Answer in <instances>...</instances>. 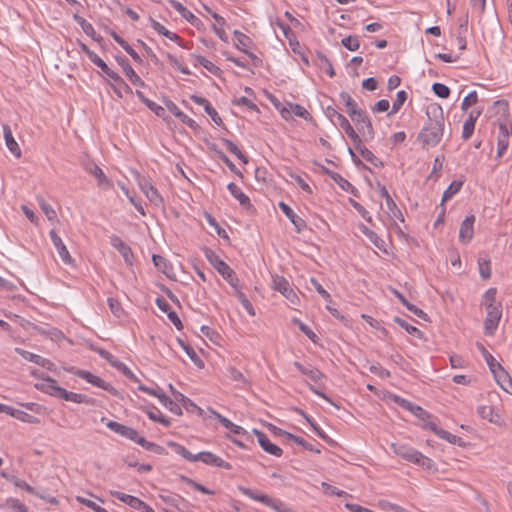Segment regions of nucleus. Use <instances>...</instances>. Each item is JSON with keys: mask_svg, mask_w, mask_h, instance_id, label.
I'll return each mask as SVG.
<instances>
[{"mask_svg": "<svg viewBox=\"0 0 512 512\" xmlns=\"http://www.w3.org/2000/svg\"><path fill=\"white\" fill-rule=\"evenodd\" d=\"M427 123L421 129L418 140L424 148L437 146L445 132V120L441 106L431 104L427 107Z\"/></svg>", "mask_w": 512, "mask_h": 512, "instance_id": "obj_1", "label": "nucleus"}, {"mask_svg": "<svg viewBox=\"0 0 512 512\" xmlns=\"http://www.w3.org/2000/svg\"><path fill=\"white\" fill-rule=\"evenodd\" d=\"M391 449L397 456L405 459L408 462L419 465L426 470H431L434 468V462L430 458L426 457L421 452L406 444L392 443Z\"/></svg>", "mask_w": 512, "mask_h": 512, "instance_id": "obj_2", "label": "nucleus"}, {"mask_svg": "<svg viewBox=\"0 0 512 512\" xmlns=\"http://www.w3.org/2000/svg\"><path fill=\"white\" fill-rule=\"evenodd\" d=\"M238 490L245 496L263 503L265 506L270 507L276 512H294L290 507H288L283 501L279 499L272 498L266 494L254 491L250 488L244 486H238Z\"/></svg>", "mask_w": 512, "mask_h": 512, "instance_id": "obj_3", "label": "nucleus"}, {"mask_svg": "<svg viewBox=\"0 0 512 512\" xmlns=\"http://www.w3.org/2000/svg\"><path fill=\"white\" fill-rule=\"evenodd\" d=\"M205 256L209 263L222 275V277L230 283L231 286L236 287L238 279L234 271L219 258V256L212 250L206 249Z\"/></svg>", "mask_w": 512, "mask_h": 512, "instance_id": "obj_4", "label": "nucleus"}, {"mask_svg": "<svg viewBox=\"0 0 512 512\" xmlns=\"http://www.w3.org/2000/svg\"><path fill=\"white\" fill-rule=\"evenodd\" d=\"M272 288L281 293L291 305H297L300 301L296 292L292 289L289 281L283 276H272Z\"/></svg>", "mask_w": 512, "mask_h": 512, "instance_id": "obj_5", "label": "nucleus"}, {"mask_svg": "<svg viewBox=\"0 0 512 512\" xmlns=\"http://www.w3.org/2000/svg\"><path fill=\"white\" fill-rule=\"evenodd\" d=\"M486 319L484 321V330L486 335H493L498 327L499 321L502 317V305L493 304L487 305Z\"/></svg>", "mask_w": 512, "mask_h": 512, "instance_id": "obj_6", "label": "nucleus"}, {"mask_svg": "<svg viewBox=\"0 0 512 512\" xmlns=\"http://www.w3.org/2000/svg\"><path fill=\"white\" fill-rule=\"evenodd\" d=\"M350 118L354 121L358 127L359 131H362L364 135H368L369 137H373L374 130L370 119L367 117L364 111L359 110L357 108H353L352 110H347Z\"/></svg>", "mask_w": 512, "mask_h": 512, "instance_id": "obj_7", "label": "nucleus"}, {"mask_svg": "<svg viewBox=\"0 0 512 512\" xmlns=\"http://www.w3.org/2000/svg\"><path fill=\"white\" fill-rule=\"evenodd\" d=\"M326 115L331 119V121H333V118L335 117L337 119L339 126L345 131V133L354 143L361 142L360 137L355 132V130L353 129V127L351 126V124L349 123L345 116H343L337 110L330 106L327 107L326 109Z\"/></svg>", "mask_w": 512, "mask_h": 512, "instance_id": "obj_8", "label": "nucleus"}, {"mask_svg": "<svg viewBox=\"0 0 512 512\" xmlns=\"http://www.w3.org/2000/svg\"><path fill=\"white\" fill-rule=\"evenodd\" d=\"M497 135V157H502L509 146L510 135L512 134V125L505 122H499Z\"/></svg>", "mask_w": 512, "mask_h": 512, "instance_id": "obj_9", "label": "nucleus"}, {"mask_svg": "<svg viewBox=\"0 0 512 512\" xmlns=\"http://www.w3.org/2000/svg\"><path fill=\"white\" fill-rule=\"evenodd\" d=\"M138 184L141 191L145 194L148 200L159 207L163 205V198L159 194L158 190L144 177L138 176Z\"/></svg>", "mask_w": 512, "mask_h": 512, "instance_id": "obj_10", "label": "nucleus"}, {"mask_svg": "<svg viewBox=\"0 0 512 512\" xmlns=\"http://www.w3.org/2000/svg\"><path fill=\"white\" fill-rule=\"evenodd\" d=\"M196 461H201L206 465L220 467L227 470H230L232 468V465L230 463L224 461L219 456L208 451H203L196 454Z\"/></svg>", "mask_w": 512, "mask_h": 512, "instance_id": "obj_11", "label": "nucleus"}, {"mask_svg": "<svg viewBox=\"0 0 512 512\" xmlns=\"http://www.w3.org/2000/svg\"><path fill=\"white\" fill-rule=\"evenodd\" d=\"M75 374L79 378L86 380L88 383H90V384H92L94 386L102 388V389H104L106 391H109V392H111L113 394L116 393V390L110 384L106 383L100 377L92 374L89 371H86V370H76Z\"/></svg>", "mask_w": 512, "mask_h": 512, "instance_id": "obj_12", "label": "nucleus"}, {"mask_svg": "<svg viewBox=\"0 0 512 512\" xmlns=\"http://www.w3.org/2000/svg\"><path fill=\"white\" fill-rule=\"evenodd\" d=\"M50 238L53 242L54 247L56 248L61 260L64 264L71 265L73 263V259L66 247V245L63 243L60 236L57 235L55 230L50 231Z\"/></svg>", "mask_w": 512, "mask_h": 512, "instance_id": "obj_13", "label": "nucleus"}, {"mask_svg": "<svg viewBox=\"0 0 512 512\" xmlns=\"http://www.w3.org/2000/svg\"><path fill=\"white\" fill-rule=\"evenodd\" d=\"M253 432L257 436L259 445L265 452L276 457H280L282 455V449L270 442L266 434L256 429H254Z\"/></svg>", "mask_w": 512, "mask_h": 512, "instance_id": "obj_14", "label": "nucleus"}, {"mask_svg": "<svg viewBox=\"0 0 512 512\" xmlns=\"http://www.w3.org/2000/svg\"><path fill=\"white\" fill-rule=\"evenodd\" d=\"M111 245L118 250V252L122 255L125 262L129 265L132 264L133 253L131 248L118 236L113 235L110 238Z\"/></svg>", "mask_w": 512, "mask_h": 512, "instance_id": "obj_15", "label": "nucleus"}, {"mask_svg": "<svg viewBox=\"0 0 512 512\" xmlns=\"http://www.w3.org/2000/svg\"><path fill=\"white\" fill-rule=\"evenodd\" d=\"M36 387L38 389H41L45 393H48L51 396H54V397H57L60 399L62 397V393L64 390V388L60 387L57 384L56 380H54L50 377L43 378V382L41 384H37Z\"/></svg>", "mask_w": 512, "mask_h": 512, "instance_id": "obj_16", "label": "nucleus"}, {"mask_svg": "<svg viewBox=\"0 0 512 512\" xmlns=\"http://www.w3.org/2000/svg\"><path fill=\"white\" fill-rule=\"evenodd\" d=\"M36 387L38 389H41L45 393H48L51 396H54V397H57L60 399L62 397V393L64 390V388L60 387L57 384L56 380H54L50 377L43 378V382L41 384H37Z\"/></svg>", "mask_w": 512, "mask_h": 512, "instance_id": "obj_17", "label": "nucleus"}, {"mask_svg": "<svg viewBox=\"0 0 512 512\" xmlns=\"http://www.w3.org/2000/svg\"><path fill=\"white\" fill-rule=\"evenodd\" d=\"M475 217L473 215L467 216L461 224L459 231V239L463 243H468L473 238V225Z\"/></svg>", "mask_w": 512, "mask_h": 512, "instance_id": "obj_18", "label": "nucleus"}, {"mask_svg": "<svg viewBox=\"0 0 512 512\" xmlns=\"http://www.w3.org/2000/svg\"><path fill=\"white\" fill-rule=\"evenodd\" d=\"M138 389L154 397H157L162 405L169 407L171 411L176 412L172 407L173 401L160 388H150L146 387L145 385H139Z\"/></svg>", "mask_w": 512, "mask_h": 512, "instance_id": "obj_19", "label": "nucleus"}, {"mask_svg": "<svg viewBox=\"0 0 512 512\" xmlns=\"http://www.w3.org/2000/svg\"><path fill=\"white\" fill-rule=\"evenodd\" d=\"M493 375L500 387L512 395V379L510 375L504 370V368L498 367L497 370H494Z\"/></svg>", "mask_w": 512, "mask_h": 512, "instance_id": "obj_20", "label": "nucleus"}, {"mask_svg": "<svg viewBox=\"0 0 512 512\" xmlns=\"http://www.w3.org/2000/svg\"><path fill=\"white\" fill-rule=\"evenodd\" d=\"M279 207L281 211L286 215V217L293 223L297 232H301L305 227V221L296 215L294 211L284 202L279 203Z\"/></svg>", "mask_w": 512, "mask_h": 512, "instance_id": "obj_21", "label": "nucleus"}, {"mask_svg": "<svg viewBox=\"0 0 512 512\" xmlns=\"http://www.w3.org/2000/svg\"><path fill=\"white\" fill-rule=\"evenodd\" d=\"M120 66L122 67L124 73L129 78V80L136 86H144V82L135 72V70L131 67L128 60L125 58H117Z\"/></svg>", "mask_w": 512, "mask_h": 512, "instance_id": "obj_22", "label": "nucleus"}, {"mask_svg": "<svg viewBox=\"0 0 512 512\" xmlns=\"http://www.w3.org/2000/svg\"><path fill=\"white\" fill-rule=\"evenodd\" d=\"M3 134H4L6 146L9 149V151L12 154H14L16 157H20L21 149H20L18 143L15 141V139L12 135L11 128L8 125H3Z\"/></svg>", "mask_w": 512, "mask_h": 512, "instance_id": "obj_23", "label": "nucleus"}, {"mask_svg": "<svg viewBox=\"0 0 512 512\" xmlns=\"http://www.w3.org/2000/svg\"><path fill=\"white\" fill-rule=\"evenodd\" d=\"M294 366L314 383L324 378V374L317 368H306L299 362H294Z\"/></svg>", "mask_w": 512, "mask_h": 512, "instance_id": "obj_24", "label": "nucleus"}, {"mask_svg": "<svg viewBox=\"0 0 512 512\" xmlns=\"http://www.w3.org/2000/svg\"><path fill=\"white\" fill-rule=\"evenodd\" d=\"M111 494L113 496H115L118 500L126 503L127 505H129L130 507L134 508V509H139L141 508L142 505V500H140L139 498L137 497H134L132 495H127V494H124V493H121V492H118V491H112Z\"/></svg>", "mask_w": 512, "mask_h": 512, "instance_id": "obj_25", "label": "nucleus"}, {"mask_svg": "<svg viewBox=\"0 0 512 512\" xmlns=\"http://www.w3.org/2000/svg\"><path fill=\"white\" fill-rule=\"evenodd\" d=\"M111 79L113 80L111 87L118 97L122 98L124 93H132V89L129 87V85L126 84L117 73L116 77Z\"/></svg>", "mask_w": 512, "mask_h": 512, "instance_id": "obj_26", "label": "nucleus"}, {"mask_svg": "<svg viewBox=\"0 0 512 512\" xmlns=\"http://www.w3.org/2000/svg\"><path fill=\"white\" fill-rule=\"evenodd\" d=\"M151 25L159 34H162L168 39L177 42L180 46H183L181 38L176 33L169 31L165 26L153 19H151Z\"/></svg>", "mask_w": 512, "mask_h": 512, "instance_id": "obj_27", "label": "nucleus"}, {"mask_svg": "<svg viewBox=\"0 0 512 512\" xmlns=\"http://www.w3.org/2000/svg\"><path fill=\"white\" fill-rule=\"evenodd\" d=\"M89 172L98 180V185L104 189L112 187L111 181L105 176L103 170L94 165L89 169Z\"/></svg>", "mask_w": 512, "mask_h": 512, "instance_id": "obj_28", "label": "nucleus"}, {"mask_svg": "<svg viewBox=\"0 0 512 512\" xmlns=\"http://www.w3.org/2000/svg\"><path fill=\"white\" fill-rule=\"evenodd\" d=\"M9 411L10 412L8 413V415H10L22 422L30 423V424H38L40 422L38 418H36L22 410H18L13 407H10Z\"/></svg>", "mask_w": 512, "mask_h": 512, "instance_id": "obj_29", "label": "nucleus"}, {"mask_svg": "<svg viewBox=\"0 0 512 512\" xmlns=\"http://www.w3.org/2000/svg\"><path fill=\"white\" fill-rule=\"evenodd\" d=\"M213 415L216 417V419L227 429H229L232 433L234 434H237V435H240V434H244L245 433V430L241 427V426H238L234 423H232L229 419H227L226 417L222 416L221 414H219L218 412L216 411H213Z\"/></svg>", "mask_w": 512, "mask_h": 512, "instance_id": "obj_30", "label": "nucleus"}, {"mask_svg": "<svg viewBox=\"0 0 512 512\" xmlns=\"http://www.w3.org/2000/svg\"><path fill=\"white\" fill-rule=\"evenodd\" d=\"M478 414L483 418L488 420L491 423H498L500 417L497 413L494 412V409L490 405H482L478 407Z\"/></svg>", "mask_w": 512, "mask_h": 512, "instance_id": "obj_31", "label": "nucleus"}, {"mask_svg": "<svg viewBox=\"0 0 512 512\" xmlns=\"http://www.w3.org/2000/svg\"><path fill=\"white\" fill-rule=\"evenodd\" d=\"M227 188L241 205L246 206L250 204L249 197L235 183L228 184Z\"/></svg>", "mask_w": 512, "mask_h": 512, "instance_id": "obj_32", "label": "nucleus"}, {"mask_svg": "<svg viewBox=\"0 0 512 512\" xmlns=\"http://www.w3.org/2000/svg\"><path fill=\"white\" fill-rule=\"evenodd\" d=\"M171 5L172 7L177 11L179 12V14L185 18L187 21H189L191 24H194L195 21L198 20V18L192 13L190 12L186 7H184L180 2H177V1H174L172 0L171 1Z\"/></svg>", "mask_w": 512, "mask_h": 512, "instance_id": "obj_33", "label": "nucleus"}, {"mask_svg": "<svg viewBox=\"0 0 512 512\" xmlns=\"http://www.w3.org/2000/svg\"><path fill=\"white\" fill-rule=\"evenodd\" d=\"M168 446L172 447L178 455L182 456L184 459L190 462H196V454H192L189 450H187L184 446L170 441L168 442Z\"/></svg>", "mask_w": 512, "mask_h": 512, "instance_id": "obj_34", "label": "nucleus"}, {"mask_svg": "<svg viewBox=\"0 0 512 512\" xmlns=\"http://www.w3.org/2000/svg\"><path fill=\"white\" fill-rule=\"evenodd\" d=\"M191 57H193L198 64L203 66L207 71L212 73L213 75H218L221 70L219 67H217L214 63H212L210 60L206 59L205 57L201 55H195L192 54Z\"/></svg>", "mask_w": 512, "mask_h": 512, "instance_id": "obj_35", "label": "nucleus"}, {"mask_svg": "<svg viewBox=\"0 0 512 512\" xmlns=\"http://www.w3.org/2000/svg\"><path fill=\"white\" fill-rule=\"evenodd\" d=\"M61 399L74 403H90V399L86 395L70 392L66 389L63 390Z\"/></svg>", "mask_w": 512, "mask_h": 512, "instance_id": "obj_36", "label": "nucleus"}, {"mask_svg": "<svg viewBox=\"0 0 512 512\" xmlns=\"http://www.w3.org/2000/svg\"><path fill=\"white\" fill-rule=\"evenodd\" d=\"M278 430H279L280 433L285 434L288 439L294 441L296 444L302 446L306 450H309V451H312V452H315V453H318V454L321 452L319 449H315L312 444L308 443L302 437L293 435V434L288 433V432H283L281 429H278Z\"/></svg>", "mask_w": 512, "mask_h": 512, "instance_id": "obj_37", "label": "nucleus"}, {"mask_svg": "<svg viewBox=\"0 0 512 512\" xmlns=\"http://www.w3.org/2000/svg\"><path fill=\"white\" fill-rule=\"evenodd\" d=\"M89 60L98 66L109 78L116 77V72L112 71L96 53L90 54Z\"/></svg>", "mask_w": 512, "mask_h": 512, "instance_id": "obj_38", "label": "nucleus"}, {"mask_svg": "<svg viewBox=\"0 0 512 512\" xmlns=\"http://www.w3.org/2000/svg\"><path fill=\"white\" fill-rule=\"evenodd\" d=\"M113 38L135 61H141L139 54L123 38L116 33H113Z\"/></svg>", "mask_w": 512, "mask_h": 512, "instance_id": "obj_39", "label": "nucleus"}, {"mask_svg": "<svg viewBox=\"0 0 512 512\" xmlns=\"http://www.w3.org/2000/svg\"><path fill=\"white\" fill-rule=\"evenodd\" d=\"M463 183L461 181H453L449 187L444 191L442 202H446L451 199L456 193H458L462 187Z\"/></svg>", "mask_w": 512, "mask_h": 512, "instance_id": "obj_40", "label": "nucleus"}, {"mask_svg": "<svg viewBox=\"0 0 512 512\" xmlns=\"http://www.w3.org/2000/svg\"><path fill=\"white\" fill-rule=\"evenodd\" d=\"M152 260L155 267H157L159 271L169 276L171 266L168 264L164 257L160 255H153Z\"/></svg>", "mask_w": 512, "mask_h": 512, "instance_id": "obj_41", "label": "nucleus"}, {"mask_svg": "<svg viewBox=\"0 0 512 512\" xmlns=\"http://www.w3.org/2000/svg\"><path fill=\"white\" fill-rule=\"evenodd\" d=\"M438 436L441 438V439H444L446 441H448L449 443L451 444H456L460 447H463L465 446V443L464 441L462 440V438L456 436V435H453L451 434L450 432L442 429L441 431L438 432Z\"/></svg>", "mask_w": 512, "mask_h": 512, "instance_id": "obj_42", "label": "nucleus"}, {"mask_svg": "<svg viewBox=\"0 0 512 512\" xmlns=\"http://www.w3.org/2000/svg\"><path fill=\"white\" fill-rule=\"evenodd\" d=\"M224 144H225L226 148L232 154H234L239 160H241L245 164L248 162V158L242 153V151L238 148V146L234 142H232L231 140L225 139Z\"/></svg>", "mask_w": 512, "mask_h": 512, "instance_id": "obj_43", "label": "nucleus"}, {"mask_svg": "<svg viewBox=\"0 0 512 512\" xmlns=\"http://www.w3.org/2000/svg\"><path fill=\"white\" fill-rule=\"evenodd\" d=\"M342 45L350 51H356L360 47V41L356 36H348L342 39Z\"/></svg>", "mask_w": 512, "mask_h": 512, "instance_id": "obj_44", "label": "nucleus"}, {"mask_svg": "<svg viewBox=\"0 0 512 512\" xmlns=\"http://www.w3.org/2000/svg\"><path fill=\"white\" fill-rule=\"evenodd\" d=\"M74 20L81 26L86 35L93 36L95 34L92 24L87 22L83 17L75 14Z\"/></svg>", "mask_w": 512, "mask_h": 512, "instance_id": "obj_45", "label": "nucleus"}, {"mask_svg": "<svg viewBox=\"0 0 512 512\" xmlns=\"http://www.w3.org/2000/svg\"><path fill=\"white\" fill-rule=\"evenodd\" d=\"M124 437L127 439H130L131 441L139 444L142 447L146 441V439L144 437L140 436L139 433L132 427L127 428Z\"/></svg>", "mask_w": 512, "mask_h": 512, "instance_id": "obj_46", "label": "nucleus"}, {"mask_svg": "<svg viewBox=\"0 0 512 512\" xmlns=\"http://www.w3.org/2000/svg\"><path fill=\"white\" fill-rule=\"evenodd\" d=\"M288 106L291 108V111L296 116L303 118L305 120H310L312 118L310 113L303 106L293 103H288Z\"/></svg>", "mask_w": 512, "mask_h": 512, "instance_id": "obj_47", "label": "nucleus"}, {"mask_svg": "<svg viewBox=\"0 0 512 512\" xmlns=\"http://www.w3.org/2000/svg\"><path fill=\"white\" fill-rule=\"evenodd\" d=\"M180 344L182 346V348L184 349V351L186 352V354L189 356V358L200 368L203 367V362L202 360L198 357L197 353L194 351L193 348H191L190 346L186 345L184 342L180 341Z\"/></svg>", "mask_w": 512, "mask_h": 512, "instance_id": "obj_48", "label": "nucleus"}, {"mask_svg": "<svg viewBox=\"0 0 512 512\" xmlns=\"http://www.w3.org/2000/svg\"><path fill=\"white\" fill-rule=\"evenodd\" d=\"M478 102V95L476 91L469 93L462 101L461 109L467 111L471 106Z\"/></svg>", "mask_w": 512, "mask_h": 512, "instance_id": "obj_49", "label": "nucleus"}, {"mask_svg": "<svg viewBox=\"0 0 512 512\" xmlns=\"http://www.w3.org/2000/svg\"><path fill=\"white\" fill-rule=\"evenodd\" d=\"M363 232L378 249L384 248L385 242L374 231L365 228Z\"/></svg>", "mask_w": 512, "mask_h": 512, "instance_id": "obj_50", "label": "nucleus"}, {"mask_svg": "<svg viewBox=\"0 0 512 512\" xmlns=\"http://www.w3.org/2000/svg\"><path fill=\"white\" fill-rule=\"evenodd\" d=\"M227 376L232 381H235V382H239V383H246L247 382V380H246L245 376L243 375V373L240 372L239 370H237L235 367H229L227 369Z\"/></svg>", "mask_w": 512, "mask_h": 512, "instance_id": "obj_51", "label": "nucleus"}, {"mask_svg": "<svg viewBox=\"0 0 512 512\" xmlns=\"http://www.w3.org/2000/svg\"><path fill=\"white\" fill-rule=\"evenodd\" d=\"M394 321L399 324L402 328H404L409 334L416 335L420 337L422 335L421 331L415 326L409 325L405 320L396 317Z\"/></svg>", "mask_w": 512, "mask_h": 512, "instance_id": "obj_52", "label": "nucleus"}, {"mask_svg": "<svg viewBox=\"0 0 512 512\" xmlns=\"http://www.w3.org/2000/svg\"><path fill=\"white\" fill-rule=\"evenodd\" d=\"M108 305L111 312L117 317L120 318L124 314V310L121 307V304L118 300L114 298H108Z\"/></svg>", "mask_w": 512, "mask_h": 512, "instance_id": "obj_53", "label": "nucleus"}, {"mask_svg": "<svg viewBox=\"0 0 512 512\" xmlns=\"http://www.w3.org/2000/svg\"><path fill=\"white\" fill-rule=\"evenodd\" d=\"M39 205H40L42 211L44 212V214L46 215V217L50 221L56 219L57 215H56L55 210L44 199L39 200Z\"/></svg>", "mask_w": 512, "mask_h": 512, "instance_id": "obj_54", "label": "nucleus"}, {"mask_svg": "<svg viewBox=\"0 0 512 512\" xmlns=\"http://www.w3.org/2000/svg\"><path fill=\"white\" fill-rule=\"evenodd\" d=\"M497 290L495 288H490L486 291L483 297V305L487 307V305L493 304H501L496 301Z\"/></svg>", "mask_w": 512, "mask_h": 512, "instance_id": "obj_55", "label": "nucleus"}, {"mask_svg": "<svg viewBox=\"0 0 512 512\" xmlns=\"http://www.w3.org/2000/svg\"><path fill=\"white\" fill-rule=\"evenodd\" d=\"M406 100H407V93L404 90L399 91L397 93L396 100L393 102V105H392V113L398 112Z\"/></svg>", "mask_w": 512, "mask_h": 512, "instance_id": "obj_56", "label": "nucleus"}, {"mask_svg": "<svg viewBox=\"0 0 512 512\" xmlns=\"http://www.w3.org/2000/svg\"><path fill=\"white\" fill-rule=\"evenodd\" d=\"M432 90L440 98H447L450 94V89L442 83H434Z\"/></svg>", "mask_w": 512, "mask_h": 512, "instance_id": "obj_57", "label": "nucleus"}, {"mask_svg": "<svg viewBox=\"0 0 512 512\" xmlns=\"http://www.w3.org/2000/svg\"><path fill=\"white\" fill-rule=\"evenodd\" d=\"M167 59L169 61V63L174 67L176 68L177 70H179L181 73L185 74V75H190V70L183 66L180 61L173 55L171 54H168L167 55Z\"/></svg>", "mask_w": 512, "mask_h": 512, "instance_id": "obj_58", "label": "nucleus"}, {"mask_svg": "<svg viewBox=\"0 0 512 512\" xmlns=\"http://www.w3.org/2000/svg\"><path fill=\"white\" fill-rule=\"evenodd\" d=\"M15 352L22 356L25 360L33 362L37 364L40 360V355L31 353L29 351L23 350L21 348H15Z\"/></svg>", "mask_w": 512, "mask_h": 512, "instance_id": "obj_59", "label": "nucleus"}, {"mask_svg": "<svg viewBox=\"0 0 512 512\" xmlns=\"http://www.w3.org/2000/svg\"><path fill=\"white\" fill-rule=\"evenodd\" d=\"M310 283L316 289V291L323 297L326 302H331V295L322 287V285L315 279L311 278Z\"/></svg>", "mask_w": 512, "mask_h": 512, "instance_id": "obj_60", "label": "nucleus"}, {"mask_svg": "<svg viewBox=\"0 0 512 512\" xmlns=\"http://www.w3.org/2000/svg\"><path fill=\"white\" fill-rule=\"evenodd\" d=\"M147 414L151 420L159 422L166 427L170 426V420L164 417L160 411H148Z\"/></svg>", "mask_w": 512, "mask_h": 512, "instance_id": "obj_61", "label": "nucleus"}, {"mask_svg": "<svg viewBox=\"0 0 512 512\" xmlns=\"http://www.w3.org/2000/svg\"><path fill=\"white\" fill-rule=\"evenodd\" d=\"M106 426H107L110 430H112L113 432H115V433H117V434H119V435H121V436H123V437H124V435H125V433H126V430H127V428H128V426H125V425H123V424H120V423H118V422H116V421H108V422L106 423Z\"/></svg>", "mask_w": 512, "mask_h": 512, "instance_id": "obj_62", "label": "nucleus"}, {"mask_svg": "<svg viewBox=\"0 0 512 512\" xmlns=\"http://www.w3.org/2000/svg\"><path fill=\"white\" fill-rule=\"evenodd\" d=\"M479 272L483 279H489L491 276L490 263L487 260H479Z\"/></svg>", "mask_w": 512, "mask_h": 512, "instance_id": "obj_63", "label": "nucleus"}, {"mask_svg": "<svg viewBox=\"0 0 512 512\" xmlns=\"http://www.w3.org/2000/svg\"><path fill=\"white\" fill-rule=\"evenodd\" d=\"M6 505L15 512H27V508L19 500L10 498L6 501Z\"/></svg>", "mask_w": 512, "mask_h": 512, "instance_id": "obj_64", "label": "nucleus"}]
</instances>
